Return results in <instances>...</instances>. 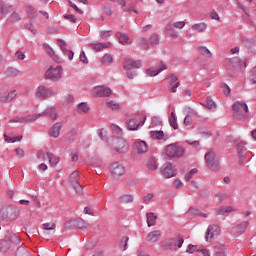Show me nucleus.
Masks as SVG:
<instances>
[{
  "label": "nucleus",
  "mask_w": 256,
  "mask_h": 256,
  "mask_svg": "<svg viewBox=\"0 0 256 256\" xmlns=\"http://www.w3.org/2000/svg\"><path fill=\"white\" fill-rule=\"evenodd\" d=\"M235 119L238 121H247L249 119V106L243 101H237L232 106Z\"/></svg>",
  "instance_id": "f257e3e1"
},
{
  "label": "nucleus",
  "mask_w": 256,
  "mask_h": 256,
  "mask_svg": "<svg viewBox=\"0 0 256 256\" xmlns=\"http://www.w3.org/2000/svg\"><path fill=\"white\" fill-rule=\"evenodd\" d=\"M165 154L172 159H181L185 155L183 146L173 143L165 147Z\"/></svg>",
  "instance_id": "f03ea898"
},
{
  "label": "nucleus",
  "mask_w": 256,
  "mask_h": 256,
  "mask_svg": "<svg viewBox=\"0 0 256 256\" xmlns=\"http://www.w3.org/2000/svg\"><path fill=\"white\" fill-rule=\"evenodd\" d=\"M185 27V21H170L166 27L165 32L171 39H178L179 32L175 29H183Z\"/></svg>",
  "instance_id": "7ed1b4c3"
},
{
  "label": "nucleus",
  "mask_w": 256,
  "mask_h": 256,
  "mask_svg": "<svg viewBox=\"0 0 256 256\" xmlns=\"http://www.w3.org/2000/svg\"><path fill=\"white\" fill-rule=\"evenodd\" d=\"M140 67L141 61L133 60L131 58L126 59L123 63L124 71H126L129 79H133V77L137 75V72L133 71V69H139Z\"/></svg>",
  "instance_id": "20e7f679"
},
{
  "label": "nucleus",
  "mask_w": 256,
  "mask_h": 256,
  "mask_svg": "<svg viewBox=\"0 0 256 256\" xmlns=\"http://www.w3.org/2000/svg\"><path fill=\"white\" fill-rule=\"evenodd\" d=\"M146 120L147 116L143 114H137L128 121L127 127L130 131H137L139 127H143V125H145Z\"/></svg>",
  "instance_id": "39448f33"
},
{
  "label": "nucleus",
  "mask_w": 256,
  "mask_h": 256,
  "mask_svg": "<svg viewBox=\"0 0 256 256\" xmlns=\"http://www.w3.org/2000/svg\"><path fill=\"white\" fill-rule=\"evenodd\" d=\"M219 235H221V227L217 224H211L206 230L205 241L207 243H212V241H215Z\"/></svg>",
  "instance_id": "423d86ee"
},
{
  "label": "nucleus",
  "mask_w": 256,
  "mask_h": 256,
  "mask_svg": "<svg viewBox=\"0 0 256 256\" xmlns=\"http://www.w3.org/2000/svg\"><path fill=\"white\" fill-rule=\"evenodd\" d=\"M21 211L17 207H6L2 208V221H5V219H8L9 221H15L17 217H19Z\"/></svg>",
  "instance_id": "0eeeda50"
},
{
  "label": "nucleus",
  "mask_w": 256,
  "mask_h": 256,
  "mask_svg": "<svg viewBox=\"0 0 256 256\" xmlns=\"http://www.w3.org/2000/svg\"><path fill=\"white\" fill-rule=\"evenodd\" d=\"M109 171L114 178L123 177L126 173L125 165L121 162H114L110 164Z\"/></svg>",
  "instance_id": "6e6552de"
},
{
  "label": "nucleus",
  "mask_w": 256,
  "mask_h": 256,
  "mask_svg": "<svg viewBox=\"0 0 256 256\" xmlns=\"http://www.w3.org/2000/svg\"><path fill=\"white\" fill-rule=\"evenodd\" d=\"M35 97L37 99H49V97H55V92L51 88L41 85L36 88Z\"/></svg>",
  "instance_id": "1a4fd4ad"
},
{
  "label": "nucleus",
  "mask_w": 256,
  "mask_h": 256,
  "mask_svg": "<svg viewBox=\"0 0 256 256\" xmlns=\"http://www.w3.org/2000/svg\"><path fill=\"white\" fill-rule=\"evenodd\" d=\"M248 228L249 221H242L236 224L234 227H232L230 232L232 235H234V237H241V235H244V233L247 232Z\"/></svg>",
  "instance_id": "9d476101"
},
{
  "label": "nucleus",
  "mask_w": 256,
  "mask_h": 256,
  "mask_svg": "<svg viewBox=\"0 0 256 256\" xmlns=\"http://www.w3.org/2000/svg\"><path fill=\"white\" fill-rule=\"evenodd\" d=\"M61 69V66L50 67L45 73L46 79H51V81H59L62 75Z\"/></svg>",
  "instance_id": "9b49d317"
},
{
  "label": "nucleus",
  "mask_w": 256,
  "mask_h": 256,
  "mask_svg": "<svg viewBox=\"0 0 256 256\" xmlns=\"http://www.w3.org/2000/svg\"><path fill=\"white\" fill-rule=\"evenodd\" d=\"M112 146L115 151L118 153H127L129 147L127 146V142L122 138H116L112 141Z\"/></svg>",
  "instance_id": "f8f14e48"
},
{
  "label": "nucleus",
  "mask_w": 256,
  "mask_h": 256,
  "mask_svg": "<svg viewBox=\"0 0 256 256\" xmlns=\"http://www.w3.org/2000/svg\"><path fill=\"white\" fill-rule=\"evenodd\" d=\"M39 119V115L37 114H29L24 116H17L13 119V123H32V121H37Z\"/></svg>",
  "instance_id": "ddd939ff"
},
{
  "label": "nucleus",
  "mask_w": 256,
  "mask_h": 256,
  "mask_svg": "<svg viewBox=\"0 0 256 256\" xmlns=\"http://www.w3.org/2000/svg\"><path fill=\"white\" fill-rule=\"evenodd\" d=\"M92 93L94 97H109L112 91L110 88L104 86H96L95 88H93Z\"/></svg>",
  "instance_id": "4468645a"
},
{
  "label": "nucleus",
  "mask_w": 256,
  "mask_h": 256,
  "mask_svg": "<svg viewBox=\"0 0 256 256\" xmlns=\"http://www.w3.org/2000/svg\"><path fill=\"white\" fill-rule=\"evenodd\" d=\"M163 175L166 179H171V177H175L177 175V169L173 164L166 163L163 168Z\"/></svg>",
  "instance_id": "2eb2a0df"
},
{
  "label": "nucleus",
  "mask_w": 256,
  "mask_h": 256,
  "mask_svg": "<svg viewBox=\"0 0 256 256\" xmlns=\"http://www.w3.org/2000/svg\"><path fill=\"white\" fill-rule=\"evenodd\" d=\"M17 97V91L12 90L8 94H5V91L0 90V103H11L14 98Z\"/></svg>",
  "instance_id": "dca6fc26"
},
{
  "label": "nucleus",
  "mask_w": 256,
  "mask_h": 256,
  "mask_svg": "<svg viewBox=\"0 0 256 256\" xmlns=\"http://www.w3.org/2000/svg\"><path fill=\"white\" fill-rule=\"evenodd\" d=\"M13 11H15L13 5H6L4 1H0V19H3L5 15H9V13H13Z\"/></svg>",
  "instance_id": "f3484780"
},
{
  "label": "nucleus",
  "mask_w": 256,
  "mask_h": 256,
  "mask_svg": "<svg viewBox=\"0 0 256 256\" xmlns=\"http://www.w3.org/2000/svg\"><path fill=\"white\" fill-rule=\"evenodd\" d=\"M57 43H58L63 55L67 56L69 61L73 60L75 53H73V51L67 50V43L61 39L58 40Z\"/></svg>",
  "instance_id": "a211bd4d"
},
{
  "label": "nucleus",
  "mask_w": 256,
  "mask_h": 256,
  "mask_svg": "<svg viewBox=\"0 0 256 256\" xmlns=\"http://www.w3.org/2000/svg\"><path fill=\"white\" fill-rule=\"evenodd\" d=\"M161 235H163V232L161 230H154L147 234L146 241L148 243H157L159 239H161Z\"/></svg>",
  "instance_id": "6ab92c4d"
},
{
  "label": "nucleus",
  "mask_w": 256,
  "mask_h": 256,
  "mask_svg": "<svg viewBox=\"0 0 256 256\" xmlns=\"http://www.w3.org/2000/svg\"><path fill=\"white\" fill-rule=\"evenodd\" d=\"M134 149L138 155H143L149 151V148L147 147V142L145 141H137L134 143Z\"/></svg>",
  "instance_id": "aec40b11"
},
{
  "label": "nucleus",
  "mask_w": 256,
  "mask_h": 256,
  "mask_svg": "<svg viewBox=\"0 0 256 256\" xmlns=\"http://www.w3.org/2000/svg\"><path fill=\"white\" fill-rule=\"evenodd\" d=\"M49 135L53 137V139H57V137L61 135V123L54 124L49 130Z\"/></svg>",
  "instance_id": "412c9836"
},
{
  "label": "nucleus",
  "mask_w": 256,
  "mask_h": 256,
  "mask_svg": "<svg viewBox=\"0 0 256 256\" xmlns=\"http://www.w3.org/2000/svg\"><path fill=\"white\" fill-rule=\"evenodd\" d=\"M167 69V65L165 64H161L159 69H155V68H150L146 70L147 75H149V77H155L157 75H159V73H161V71H165Z\"/></svg>",
  "instance_id": "4be33fe9"
},
{
  "label": "nucleus",
  "mask_w": 256,
  "mask_h": 256,
  "mask_svg": "<svg viewBox=\"0 0 256 256\" xmlns=\"http://www.w3.org/2000/svg\"><path fill=\"white\" fill-rule=\"evenodd\" d=\"M243 63V60H241L239 57L228 59V65H230V67H234V69H241Z\"/></svg>",
  "instance_id": "5701e85b"
},
{
  "label": "nucleus",
  "mask_w": 256,
  "mask_h": 256,
  "mask_svg": "<svg viewBox=\"0 0 256 256\" xmlns=\"http://www.w3.org/2000/svg\"><path fill=\"white\" fill-rule=\"evenodd\" d=\"M180 83L178 82L177 76L175 74H172L170 76V92L171 93H177V88L179 87Z\"/></svg>",
  "instance_id": "b1692460"
},
{
  "label": "nucleus",
  "mask_w": 256,
  "mask_h": 256,
  "mask_svg": "<svg viewBox=\"0 0 256 256\" xmlns=\"http://www.w3.org/2000/svg\"><path fill=\"white\" fill-rule=\"evenodd\" d=\"M90 48L93 49V51H103V49H109L111 47V43L103 44L101 42L98 43H91L89 44Z\"/></svg>",
  "instance_id": "393cba45"
},
{
  "label": "nucleus",
  "mask_w": 256,
  "mask_h": 256,
  "mask_svg": "<svg viewBox=\"0 0 256 256\" xmlns=\"http://www.w3.org/2000/svg\"><path fill=\"white\" fill-rule=\"evenodd\" d=\"M146 217L148 227H155L157 224V215H155L153 212H150L146 214Z\"/></svg>",
  "instance_id": "a878e982"
},
{
  "label": "nucleus",
  "mask_w": 256,
  "mask_h": 256,
  "mask_svg": "<svg viewBox=\"0 0 256 256\" xmlns=\"http://www.w3.org/2000/svg\"><path fill=\"white\" fill-rule=\"evenodd\" d=\"M118 41L121 45H129L131 43V38L127 34L118 32L117 33Z\"/></svg>",
  "instance_id": "bb28decb"
},
{
  "label": "nucleus",
  "mask_w": 256,
  "mask_h": 256,
  "mask_svg": "<svg viewBox=\"0 0 256 256\" xmlns=\"http://www.w3.org/2000/svg\"><path fill=\"white\" fill-rule=\"evenodd\" d=\"M191 29H192V31H195L196 33H203V31H205V29H207V23L200 22V23L193 24L191 26Z\"/></svg>",
  "instance_id": "cd10ccee"
},
{
  "label": "nucleus",
  "mask_w": 256,
  "mask_h": 256,
  "mask_svg": "<svg viewBox=\"0 0 256 256\" xmlns=\"http://www.w3.org/2000/svg\"><path fill=\"white\" fill-rule=\"evenodd\" d=\"M71 189L79 196L81 197L83 195V186L79 182H73L72 184H69Z\"/></svg>",
  "instance_id": "c85d7f7f"
},
{
  "label": "nucleus",
  "mask_w": 256,
  "mask_h": 256,
  "mask_svg": "<svg viewBox=\"0 0 256 256\" xmlns=\"http://www.w3.org/2000/svg\"><path fill=\"white\" fill-rule=\"evenodd\" d=\"M46 157L49 161V164L51 165V167H55V165H57L60 161V158L58 156H55L53 153H47Z\"/></svg>",
  "instance_id": "c756f323"
},
{
  "label": "nucleus",
  "mask_w": 256,
  "mask_h": 256,
  "mask_svg": "<svg viewBox=\"0 0 256 256\" xmlns=\"http://www.w3.org/2000/svg\"><path fill=\"white\" fill-rule=\"evenodd\" d=\"M169 125L175 131H177V129H179V124H177V116L175 115V112H171V114H170Z\"/></svg>",
  "instance_id": "7c9ffc66"
},
{
  "label": "nucleus",
  "mask_w": 256,
  "mask_h": 256,
  "mask_svg": "<svg viewBox=\"0 0 256 256\" xmlns=\"http://www.w3.org/2000/svg\"><path fill=\"white\" fill-rule=\"evenodd\" d=\"M137 47L142 49V51H147V49H149V42L145 38H139L137 40Z\"/></svg>",
  "instance_id": "2f4dec72"
},
{
  "label": "nucleus",
  "mask_w": 256,
  "mask_h": 256,
  "mask_svg": "<svg viewBox=\"0 0 256 256\" xmlns=\"http://www.w3.org/2000/svg\"><path fill=\"white\" fill-rule=\"evenodd\" d=\"M244 46L246 47V49H248V51H251V53H253L254 51H256V40H246L244 41Z\"/></svg>",
  "instance_id": "473e14b6"
},
{
  "label": "nucleus",
  "mask_w": 256,
  "mask_h": 256,
  "mask_svg": "<svg viewBox=\"0 0 256 256\" xmlns=\"http://www.w3.org/2000/svg\"><path fill=\"white\" fill-rule=\"evenodd\" d=\"M46 51L48 53V55H50V57H52V59L56 62V63H63V58L55 55V51H53V48L51 47H47Z\"/></svg>",
  "instance_id": "72a5a7b5"
},
{
  "label": "nucleus",
  "mask_w": 256,
  "mask_h": 256,
  "mask_svg": "<svg viewBox=\"0 0 256 256\" xmlns=\"http://www.w3.org/2000/svg\"><path fill=\"white\" fill-rule=\"evenodd\" d=\"M217 160V156L215 155V152L209 151L205 154V161L206 165H209V163H213V161Z\"/></svg>",
  "instance_id": "f704fd0d"
},
{
  "label": "nucleus",
  "mask_w": 256,
  "mask_h": 256,
  "mask_svg": "<svg viewBox=\"0 0 256 256\" xmlns=\"http://www.w3.org/2000/svg\"><path fill=\"white\" fill-rule=\"evenodd\" d=\"M45 115H47L48 117H50V119L55 121V119H57V110H55L54 107H48L45 111Z\"/></svg>",
  "instance_id": "c9c22d12"
},
{
  "label": "nucleus",
  "mask_w": 256,
  "mask_h": 256,
  "mask_svg": "<svg viewBox=\"0 0 256 256\" xmlns=\"http://www.w3.org/2000/svg\"><path fill=\"white\" fill-rule=\"evenodd\" d=\"M150 136L152 137V139H157L158 141H161L162 139H165V132L151 131Z\"/></svg>",
  "instance_id": "e433bc0d"
},
{
  "label": "nucleus",
  "mask_w": 256,
  "mask_h": 256,
  "mask_svg": "<svg viewBox=\"0 0 256 256\" xmlns=\"http://www.w3.org/2000/svg\"><path fill=\"white\" fill-rule=\"evenodd\" d=\"M198 49H199V53L203 55V57L211 58L213 56V53H211V50L205 46H200Z\"/></svg>",
  "instance_id": "4c0bfd02"
},
{
  "label": "nucleus",
  "mask_w": 256,
  "mask_h": 256,
  "mask_svg": "<svg viewBox=\"0 0 256 256\" xmlns=\"http://www.w3.org/2000/svg\"><path fill=\"white\" fill-rule=\"evenodd\" d=\"M206 107L207 109H210V111H215V109H217V104L211 97L208 96L206 98Z\"/></svg>",
  "instance_id": "58836bf2"
},
{
  "label": "nucleus",
  "mask_w": 256,
  "mask_h": 256,
  "mask_svg": "<svg viewBox=\"0 0 256 256\" xmlns=\"http://www.w3.org/2000/svg\"><path fill=\"white\" fill-rule=\"evenodd\" d=\"M133 195L131 194H124L122 196L119 197V201L120 203H133Z\"/></svg>",
  "instance_id": "ea45409f"
},
{
  "label": "nucleus",
  "mask_w": 256,
  "mask_h": 256,
  "mask_svg": "<svg viewBox=\"0 0 256 256\" xmlns=\"http://www.w3.org/2000/svg\"><path fill=\"white\" fill-rule=\"evenodd\" d=\"M89 109H90L89 105H87V103L85 102H82L78 105L77 112L80 114L89 113Z\"/></svg>",
  "instance_id": "a19ab883"
},
{
  "label": "nucleus",
  "mask_w": 256,
  "mask_h": 256,
  "mask_svg": "<svg viewBox=\"0 0 256 256\" xmlns=\"http://www.w3.org/2000/svg\"><path fill=\"white\" fill-rule=\"evenodd\" d=\"M207 167L211 169V171H219V169H221V166L219 164V159H216L213 162H210L209 164H207Z\"/></svg>",
  "instance_id": "79ce46f5"
},
{
  "label": "nucleus",
  "mask_w": 256,
  "mask_h": 256,
  "mask_svg": "<svg viewBox=\"0 0 256 256\" xmlns=\"http://www.w3.org/2000/svg\"><path fill=\"white\" fill-rule=\"evenodd\" d=\"M11 248V244H9V241L7 240H2L0 242V251L2 253H7V251H9V249Z\"/></svg>",
  "instance_id": "37998d69"
},
{
  "label": "nucleus",
  "mask_w": 256,
  "mask_h": 256,
  "mask_svg": "<svg viewBox=\"0 0 256 256\" xmlns=\"http://www.w3.org/2000/svg\"><path fill=\"white\" fill-rule=\"evenodd\" d=\"M20 19H21V15H19V13L15 12V11H13L11 13V15L9 16L8 21L10 23H17V22H19Z\"/></svg>",
  "instance_id": "c03bdc74"
},
{
  "label": "nucleus",
  "mask_w": 256,
  "mask_h": 256,
  "mask_svg": "<svg viewBox=\"0 0 256 256\" xmlns=\"http://www.w3.org/2000/svg\"><path fill=\"white\" fill-rule=\"evenodd\" d=\"M73 183H79V171H74L71 173L69 178V185Z\"/></svg>",
  "instance_id": "a18cd8bd"
},
{
  "label": "nucleus",
  "mask_w": 256,
  "mask_h": 256,
  "mask_svg": "<svg viewBox=\"0 0 256 256\" xmlns=\"http://www.w3.org/2000/svg\"><path fill=\"white\" fill-rule=\"evenodd\" d=\"M101 63H103V65H109V63H113V56H111V54H105L101 58Z\"/></svg>",
  "instance_id": "49530a36"
},
{
  "label": "nucleus",
  "mask_w": 256,
  "mask_h": 256,
  "mask_svg": "<svg viewBox=\"0 0 256 256\" xmlns=\"http://www.w3.org/2000/svg\"><path fill=\"white\" fill-rule=\"evenodd\" d=\"M106 106L112 111H119V103L114 101H107Z\"/></svg>",
  "instance_id": "de8ad7c7"
},
{
  "label": "nucleus",
  "mask_w": 256,
  "mask_h": 256,
  "mask_svg": "<svg viewBox=\"0 0 256 256\" xmlns=\"http://www.w3.org/2000/svg\"><path fill=\"white\" fill-rule=\"evenodd\" d=\"M165 247L167 249H173V247H177V240L176 238H171L165 243Z\"/></svg>",
  "instance_id": "09e8293b"
},
{
  "label": "nucleus",
  "mask_w": 256,
  "mask_h": 256,
  "mask_svg": "<svg viewBox=\"0 0 256 256\" xmlns=\"http://www.w3.org/2000/svg\"><path fill=\"white\" fill-rule=\"evenodd\" d=\"M147 167H148V169H150L151 171H155V169H157V162L155 161L154 158H150V159L148 160Z\"/></svg>",
  "instance_id": "8fccbe9b"
},
{
  "label": "nucleus",
  "mask_w": 256,
  "mask_h": 256,
  "mask_svg": "<svg viewBox=\"0 0 256 256\" xmlns=\"http://www.w3.org/2000/svg\"><path fill=\"white\" fill-rule=\"evenodd\" d=\"M195 173H197V168H193L188 173H186L184 176V180L191 181V179H193V176L195 175Z\"/></svg>",
  "instance_id": "3c124183"
},
{
  "label": "nucleus",
  "mask_w": 256,
  "mask_h": 256,
  "mask_svg": "<svg viewBox=\"0 0 256 256\" xmlns=\"http://www.w3.org/2000/svg\"><path fill=\"white\" fill-rule=\"evenodd\" d=\"M14 153L18 159H23V157H25V150L23 148L14 149Z\"/></svg>",
  "instance_id": "603ef678"
},
{
  "label": "nucleus",
  "mask_w": 256,
  "mask_h": 256,
  "mask_svg": "<svg viewBox=\"0 0 256 256\" xmlns=\"http://www.w3.org/2000/svg\"><path fill=\"white\" fill-rule=\"evenodd\" d=\"M77 227L79 229H87V227H89V222L85 221V220H79L77 222Z\"/></svg>",
  "instance_id": "864d4df0"
},
{
  "label": "nucleus",
  "mask_w": 256,
  "mask_h": 256,
  "mask_svg": "<svg viewBox=\"0 0 256 256\" xmlns=\"http://www.w3.org/2000/svg\"><path fill=\"white\" fill-rule=\"evenodd\" d=\"M150 43L151 45H157L159 43V36H157V34H152L150 36Z\"/></svg>",
  "instance_id": "5fc2aeb1"
},
{
  "label": "nucleus",
  "mask_w": 256,
  "mask_h": 256,
  "mask_svg": "<svg viewBox=\"0 0 256 256\" xmlns=\"http://www.w3.org/2000/svg\"><path fill=\"white\" fill-rule=\"evenodd\" d=\"M17 75H19V70L15 69V68L8 69L9 77H17Z\"/></svg>",
  "instance_id": "6e6d98bb"
},
{
  "label": "nucleus",
  "mask_w": 256,
  "mask_h": 256,
  "mask_svg": "<svg viewBox=\"0 0 256 256\" xmlns=\"http://www.w3.org/2000/svg\"><path fill=\"white\" fill-rule=\"evenodd\" d=\"M43 227L46 229V231H53L56 226L55 223H44Z\"/></svg>",
  "instance_id": "4d7b16f0"
},
{
  "label": "nucleus",
  "mask_w": 256,
  "mask_h": 256,
  "mask_svg": "<svg viewBox=\"0 0 256 256\" xmlns=\"http://www.w3.org/2000/svg\"><path fill=\"white\" fill-rule=\"evenodd\" d=\"M67 21H70L71 23H77V18L73 14H67L64 16Z\"/></svg>",
  "instance_id": "13d9d810"
},
{
  "label": "nucleus",
  "mask_w": 256,
  "mask_h": 256,
  "mask_svg": "<svg viewBox=\"0 0 256 256\" xmlns=\"http://www.w3.org/2000/svg\"><path fill=\"white\" fill-rule=\"evenodd\" d=\"M16 256H29V253L23 248H18Z\"/></svg>",
  "instance_id": "bf43d9fd"
},
{
  "label": "nucleus",
  "mask_w": 256,
  "mask_h": 256,
  "mask_svg": "<svg viewBox=\"0 0 256 256\" xmlns=\"http://www.w3.org/2000/svg\"><path fill=\"white\" fill-rule=\"evenodd\" d=\"M152 123H154V125L156 126L163 125V122L161 121V118L159 116H154L152 118Z\"/></svg>",
  "instance_id": "052dcab7"
},
{
  "label": "nucleus",
  "mask_w": 256,
  "mask_h": 256,
  "mask_svg": "<svg viewBox=\"0 0 256 256\" xmlns=\"http://www.w3.org/2000/svg\"><path fill=\"white\" fill-rule=\"evenodd\" d=\"M210 18L214 21H221V18L219 17V14L216 11H212L210 13Z\"/></svg>",
  "instance_id": "680f3d73"
},
{
  "label": "nucleus",
  "mask_w": 256,
  "mask_h": 256,
  "mask_svg": "<svg viewBox=\"0 0 256 256\" xmlns=\"http://www.w3.org/2000/svg\"><path fill=\"white\" fill-rule=\"evenodd\" d=\"M4 141L6 143H15V138L14 137H11L7 134H4Z\"/></svg>",
  "instance_id": "e2e57ef3"
},
{
  "label": "nucleus",
  "mask_w": 256,
  "mask_h": 256,
  "mask_svg": "<svg viewBox=\"0 0 256 256\" xmlns=\"http://www.w3.org/2000/svg\"><path fill=\"white\" fill-rule=\"evenodd\" d=\"M80 61L82 63H89V59H87V56L85 55V51H82L80 53Z\"/></svg>",
  "instance_id": "0e129e2a"
},
{
  "label": "nucleus",
  "mask_w": 256,
  "mask_h": 256,
  "mask_svg": "<svg viewBox=\"0 0 256 256\" xmlns=\"http://www.w3.org/2000/svg\"><path fill=\"white\" fill-rule=\"evenodd\" d=\"M15 57H16V59L23 61L25 59V54L21 51H17L15 53Z\"/></svg>",
  "instance_id": "69168bd1"
},
{
  "label": "nucleus",
  "mask_w": 256,
  "mask_h": 256,
  "mask_svg": "<svg viewBox=\"0 0 256 256\" xmlns=\"http://www.w3.org/2000/svg\"><path fill=\"white\" fill-rule=\"evenodd\" d=\"M183 243H184L183 238L177 236L176 237V247H179V249H181V247H183Z\"/></svg>",
  "instance_id": "338daca9"
},
{
  "label": "nucleus",
  "mask_w": 256,
  "mask_h": 256,
  "mask_svg": "<svg viewBox=\"0 0 256 256\" xmlns=\"http://www.w3.org/2000/svg\"><path fill=\"white\" fill-rule=\"evenodd\" d=\"M197 251L199 253V256H211L209 254V250H207V249H201V250H197Z\"/></svg>",
  "instance_id": "774afa93"
}]
</instances>
